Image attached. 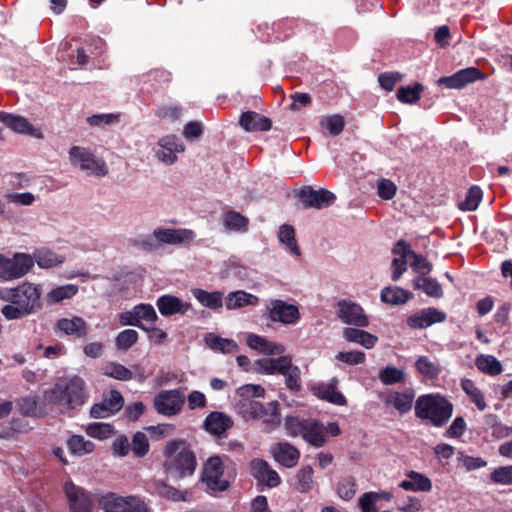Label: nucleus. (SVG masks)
Masks as SVG:
<instances>
[{
  "instance_id": "nucleus-19",
  "label": "nucleus",
  "mask_w": 512,
  "mask_h": 512,
  "mask_svg": "<svg viewBox=\"0 0 512 512\" xmlns=\"http://www.w3.org/2000/svg\"><path fill=\"white\" fill-rule=\"evenodd\" d=\"M234 425L233 419L226 413L220 411L210 412L203 423V428L216 437H225L226 432Z\"/></svg>"
},
{
  "instance_id": "nucleus-21",
  "label": "nucleus",
  "mask_w": 512,
  "mask_h": 512,
  "mask_svg": "<svg viewBox=\"0 0 512 512\" xmlns=\"http://www.w3.org/2000/svg\"><path fill=\"white\" fill-rule=\"evenodd\" d=\"M239 125L247 132L269 131L272 121L255 111H246L240 115Z\"/></svg>"
},
{
  "instance_id": "nucleus-11",
  "label": "nucleus",
  "mask_w": 512,
  "mask_h": 512,
  "mask_svg": "<svg viewBox=\"0 0 512 512\" xmlns=\"http://www.w3.org/2000/svg\"><path fill=\"white\" fill-rule=\"evenodd\" d=\"M485 79V74L476 67H467L461 69L451 76L438 79V85L445 86L448 89H462L470 83Z\"/></svg>"
},
{
  "instance_id": "nucleus-52",
  "label": "nucleus",
  "mask_w": 512,
  "mask_h": 512,
  "mask_svg": "<svg viewBox=\"0 0 512 512\" xmlns=\"http://www.w3.org/2000/svg\"><path fill=\"white\" fill-rule=\"evenodd\" d=\"M356 479L353 476L343 477L337 484V494L344 500H351L356 494Z\"/></svg>"
},
{
  "instance_id": "nucleus-47",
  "label": "nucleus",
  "mask_w": 512,
  "mask_h": 512,
  "mask_svg": "<svg viewBox=\"0 0 512 512\" xmlns=\"http://www.w3.org/2000/svg\"><path fill=\"white\" fill-rule=\"evenodd\" d=\"M103 374L119 381H129L134 377L130 369L116 362L107 363L103 369Z\"/></svg>"
},
{
  "instance_id": "nucleus-35",
  "label": "nucleus",
  "mask_w": 512,
  "mask_h": 512,
  "mask_svg": "<svg viewBox=\"0 0 512 512\" xmlns=\"http://www.w3.org/2000/svg\"><path fill=\"white\" fill-rule=\"evenodd\" d=\"M412 286L415 290H422L429 297L439 299L444 294L441 284L435 278L418 276L413 279Z\"/></svg>"
},
{
  "instance_id": "nucleus-25",
  "label": "nucleus",
  "mask_w": 512,
  "mask_h": 512,
  "mask_svg": "<svg viewBox=\"0 0 512 512\" xmlns=\"http://www.w3.org/2000/svg\"><path fill=\"white\" fill-rule=\"evenodd\" d=\"M0 122L14 132L36 136V129L23 116L0 111Z\"/></svg>"
},
{
  "instance_id": "nucleus-27",
  "label": "nucleus",
  "mask_w": 512,
  "mask_h": 512,
  "mask_svg": "<svg viewBox=\"0 0 512 512\" xmlns=\"http://www.w3.org/2000/svg\"><path fill=\"white\" fill-rule=\"evenodd\" d=\"M414 397L413 389L408 388L402 392H390L384 402L386 405H392L400 414H405L411 410Z\"/></svg>"
},
{
  "instance_id": "nucleus-48",
  "label": "nucleus",
  "mask_w": 512,
  "mask_h": 512,
  "mask_svg": "<svg viewBox=\"0 0 512 512\" xmlns=\"http://www.w3.org/2000/svg\"><path fill=\"white\" fill-rule=\"evenodd\" d=\"M483 192L477 185L471 186L465 196V200L459 203V209L462 211H475L482 200Z\"/></svg>"
},
{
  "instance_id": "nucleus-18",
  "label": "nucleus",
  "mask_w": 512,
  "mask_h": 512,
  "mask_svg": "<svg viewBox=\"0 0 512 512\" xmlns=\"http://www.w3.org/2000/svg\"><path fill=\"white\" fill-rule=\"evenodd\" d=\"M250 469L252 476L269 488H275L281 483L279 474L270 467L266 460L253 459L250 462Z\"/></svg>"
},
{
  "instance_id": "nucleus-16",
  "label": "nucleus",
  "mask_w": 512,
  "mask_h": 512,
  "mask_svg": "<svg viewBox=\"0 0 512 512\" xmlns=\"http://www.w3.org/2000/svg\"><path fill=\"white\" fill-rule=\"evenodd\" d=\"M159 149L155 151L157 159L166 165L177 161V153L184 151V146L176 135H167L159 139Z\"/></svg>"
},
{
  "instance_id": "nucleus-46",
  "label": "nucleus",
  "mask_w": 512,
  "mask_h": 512,
  "mask_svg": "<svg viewBox=\"0 0 512 512\" xmlns=\"http://www.w3.org/2000/svg\"><path fill=\"white\" fill-rule=\"evenodd\" d=\"M461 387L464 392L468 395L471 402H473L478 410L483 411L486 409L487 405L484 400V395L482 391L476 387L475 383L470 379H463L461 381Z\"/></svg>"
},
{
  "instance_id": "nucleus-36",
  "label": "nucleus",
  "mask_w": 512,
  "mask_h": 512,
  "mask_svg": "<svg viewBox=\"0 0 512 512\" xmlns=\"http://www.w3.org/2000/svg\"><path fill=\"white\" fill-rule=\"evenodd\" d=\"M259 299L256 295L243 290L230 292L226 298V308L228 310L239 309L245 306H255Z\"/></svg>"
},
{
  "instance_id": "nucleus-31",
  "label": "nucleus",
  "mask_w": 512,
  "mask_h": 512,
  "mask_svg": "<svg viewBox=\"0 0 512 512\" xmlns=\"http://www.w3.org/2000/svg\"><path fill=\"white\" fill-rule=\"evenodd\" d=\"M414 297L413 293L399 286H387L381 290V301L393 306L403 305Z\"/></svg>"
},
{
  "instance_id": "nucleus-30",
  "label": "nucleus",
  "mask_w": 512,
  "mask_h": 512,
  "mask_svg": "<svg viewBox=\"0 0 512 512\" xmlns=\"http://www.w3.org/2000/svg\"><path fill=\"white\" fill-rule=\"evenodd\" d=\"M31 256L34 258V264L37 263L43 269L60 266L66 260L64 255L57 254L48 248L36 249Z\"/></svg>"
},
{
  "instance_id": "nucleus-2",
  "label": "nucleus",
  "mask_w": 512,
  "mask_h": 512,
  "mask_svg": "<svg viewBox=\"0 0 512 512\" xmlns=\"http://www.w3.org/2000/svg\"><path fill=\"white\" fill-rule=\"evenodd\" d=\"M163 455L164 471L173 480H181L195 473L197 458L184 439L169 441L164 447Z\"/></svg>"
},
{
  "instance_id": "nucleus-12",
  "label": "nucleus",
  "mask_w": 512,
  "mask_h": 512,
  "mask_svg": "<svg viewBox=\"0 0 512 512\" xmlns=\"http://www.w3.org/2000/svg\"><path fill=\"white\" fill-rule=\"evenodd\" d=\"M446 318L445 312L435 307H428L408 316L406 323L411 329H426L433 324L444 322Z\"/></svg>"
},
{
  "instance_id": "nucleus-37",
  "label": "nucleus",
  "mask_w": 512,
  "mask_h": 512,
  "mask_svg": "<svg viewBox=\"0 0 512 512\" xmlns=\"http://www.w3.org/2000/svg\"><path fill=\"white\" fill-rule=\"evenodd\" d=\"M16 407L20 414L25 417H43L45 413L38 407L36 396H24L16 400Z\"/></svg>"
},
{
  "instance_id": "nucleus-10",
  "label": "nucleus",
  "mask_w": 512,
  "mask_h": 512,
  "mask_svg": "<svg viewBox=\"0 0 512 512\" xmlns=\"http://www.w3.org/2000/svg\"><path fill=\"white\" fill-rule=\"evenodd\" d=\"M298 197L303 204V208L323 209L334 204L336 196L327 189L315 190L311 186H304L298 192Z\"/></svg>"
},
{
  "instance_id": "nucleus-44",
  "label": "nucleus",
  "mask_w": 512,
  "mask_h": 512,
  "mask_svg": "<svg viewBox=\"0 0 512 512\" xmlns=\"http://www.w3.org/2000/svg\"><path fill=\"white\" fill-rule=\"evenodd\" d=\"M423 90L424 86L421 83L416 82L413 85L399 87L396 97L402 103L413 104L420 99V95Z\"/></svg>"
},
{
  "instance_id": "nucleus-49",
  "label": "nucleus",
  "mask_w": 512,
  "mask_h": 512,
  "mask_svg": "<svg viewBox=\"0 0 512 512\" xmlns=\"http://www.w3.org/2000/svg\"><path fill=\"white\" fill-rule=\"evenodd\" d=\"M415 367L420 374L431 380L436 379L440 374L438 365L427 356H420L415 362Z\"/></svg>"
},
{
  "instance_id": "nucleus-55",
  "label": "nucleus",
  "mask_w": 512,
  "mask_h": 512,
  "mask_svg": "<svg viewBox=\"0 0 512 512\" xmlns=\"http://www.w3.org/2000/svg\"><path fill=\"white\" fill-rule=\"evenodd\" d=\"M131 450L133 454L138 457L142 458L146 456L149 452L150 445L147 439V436L143 432H136L132 437L131 442Z\"/></svg>"
},
{
  "instance_id": "nucleus-54",
  "label": "nucleus",
  "mask_w": 512,
  "mask_h": 512,
  "mask_svg": "<svg viewBox=\"0 0 512 512\" xmlns=\"http://www.w3.org/2000/svg\"><path fill=\"white\" fill-rule=\"evenodd\" d=\"M139 334L134 329H125L118 333L115 338V345L117 349L126 351L137 343Z\"/></svg>"
},
{
  "instance_id": "nucleus-60",
  "label": "nucleus",
  "mask_w": 512,
  "mask_h": 512,
  "mask_svg": "<svg viewBox=\"0 0 512 512\" xmlns=\"http://www.w3.org/2000/svg\"><path fill=\"white\" fill-rule=\"evenodd\" d=\"M457 461L466 469V471L477 470L487 465V461L482 457H473L465 455L461 451L458 452Z\"/></svg>"
},
{
  "instance_id": "nucleus-29",
  "label": "nucleus",
  "mask_w": 512,
  "mask_h": 512,
  "mask_svg": "<svg viewBox=\"0 0 512 512\" xmlns=\"http://www.w3.org/2000/svg\"><path fill=\"white\" fill-rule=\"evenodd\" d=\"M343 338L351 343L362 345L366 349H371L378 341L377 336L358 328L346 327L342 331Z\"/></svg>"
},
{
  "instance_id": "nucleus-5",
  "label": "nucleus",
  "mask_w": 512,
  "mask_h": 512,
  "mask_svg": "<svg viewBox=\"0 0 512 512\" xmlns=\"http://www.w3.org/2000/svg\"><path fill=\"white\" fill-rule=\"evenodd\" d=\"M224 460H229V457L226 455H214L209 457L203 464L200 482L206 485L207 492L210 495L224 492L230 487V482L222 479L224 475Z\"/></svg>"
},
{
  "instance_id": "nucleus-7",
  "label": "nucleus",
  "mask_w": 512,
  "mask_h": 512,
  "mask_svg": "<svg viewBox=\"0 0 512 512\" xmlns=\"http://www.w3.org/2000/svg\"><path fill=\"white\" fill-rule=\"evenodd\" d=\"M185 403V396L179 389L162 390L154 398L155 410L164 416L177 415Z\"/></svg>"
},
{
  "instance_id": "nucleus-33",
  "label": "nucleus",
  "mask_w": 512,
  "mask_h": 512,
  "mask_svg": "<svg viewBox=\"0 0 512 512\" xmlns=\"http://www.w3.org/2000/svg\"><path fill=\"white\" fill-rule=\"evenodd\" d=\"M206 345L213 351L231 354L238 351L239 346L233 339L222 338L214 333H207L204 337Z\"/></svg>"
},
{
  "instance_id": "nucleus-17",
  "label": "nucleus",
  "mask_w": 512,
  "mask_h": 512,
  "mask_svg": "<svg viewBox=\"0 0 512 512\" xmlns=\"http://www.w3.org/2000/svg\"><path fill=\"white\" fill-rule=\"evenodd\" d=\"M69 155L73 162L79 163L82 170L92 171L98 176H105L108 173L105 163L97 161L94 156L84 148L73 146L69 151Z\"/></svg>"
},
{
  "instance_id": "nucleus-56",
  "label": "nucleus",
  "mask_w": 512,
  "mask_h": 512,
  "mask_svg": "<svg viewBox=\"0 0 512 512\" xmlns=\"http://www.w3.org/2000/svg\"><path fill=\"white\" fill-rule=\"evenodd\" d=\"M86 433L92 438L104 440L113 433V426L109 423L94 422L86 427Z\"/></svg>"
},
{
  "instance_id": "nucleus-41",
  "label": "nucleus",
  "mask_w": 512,
  "mask_h": 512,
  "mask_svg": "<svg viewBox=\"0 0 512 512\" xmlns=\"http://www.w3.org/2000/svg\"><path fill=\"white\" fill-rule=\"evenodd\" d=\"M279 241L287 246L290 253L296 257L301 255L300 248L295 239V230L289 224H283L279 228L278 233Z\"/></svg>"
},
{
  "instance_id": "nucleus-43",
  "label": "nucleus",
  "mask_w": 512,
  "mask_h": 512,
  "mask_svg": "<svg viewBox=\"0 0 512 512\" xmlns=\"http://www.w3.org/2000/svg\"><path fill=\"white\" fill-rule=\"evenodd\" d=\"M313 468L310 465H306L301 468L295 476V489L300 493H308L313 489Z\"/></svg>"
},
{
  "instance_id": "nucleus-6",
  "label": "nucleus",
  "mask_w": 512,
  "mask_h": 512,
  "mask_svg": "<svg viewBox=\"0 0 512 512\" xmlns=\"http://www.w3.org/2000/svg\"><path fill=\"white\" fill-rule=\"evenodd\" d=\"M34 266V258L27 253L17 252L12 257L0 253V280L13 281L25 276Z\"/></svg>"
},
{
  "instance_id": "nucleus-53",
  "label": "nucleus",
  "mask_w": 512,
  "mask_h": 512,
  "mask_svg": "<svg viewBox=\"0 0 512 512\" xmlns=\"http://www.w3.org/2000/svg\"><path fill=\"white\" fill-rule=\"evenodd\" d=\"M379 379L384 385H393L403 382L405 374L395 366H386L379 372Z\"/></svg>"
},
{
  "instance_id": "nucleus-3",
  "label": "nucleus",
  "mask_w": 512,
  "mask_h": 512,
  "mask_svg": "<svg viewBox=\"0 0 512 512\" xmlns=\"http://www.w3.org/2000/svg\"><path fill=\"white\" fill-rule=\"evenodd\" d=\"M44 400L48 404L58 405L62 412L82 407L86 401L85 382L79 376L56 383L44 392Z\"/></svg>"
},
{
  "instance_id": "nucleus-34",
  "label": "nucleus",
  "mask_w": 512,
  "mask_h": 512,
  "mask_svg": "<svg viewBox=\"0 0 512 512\" xmlns=\"http://www.w3.org/2000/svg\"><path fill=\"white\" fill-rule=\"evenodd\" d=\"M191 293L203 307L217 310L223 306L224 294L221 291L209 292L201 288H194Z\"/></svg>"
},
{
  "instance_id": "nucleus-59",
  "label": "nucleus",
  "mask_w": 512,
  "mask_h": 512,
  "mask_svg": "<svg viewBox=\"0 0 512 512\" xmlns=\"http://www.w3.org/2000/svg\"><path fill=\"white\" fill-rule=\"evenodd\" d=\"M411 258L410 266L419 276H426L431 273L433 265L422 254L414 252Z\"/></svg>"
},
{
  "instance_id": "nucleus-26",
  "label": "nucleus",
  "mask_w": 512,
  "mask_h": 512,
  "mask_svg": "<svg viewBox=\"0 0 512 512\" xmlns=\"http://www.w3.org/2000/svg\"><path fill=\"white\" fill-rule=\"evenodd\" d=\"M409 479L402 480L399 487L412 492H429L432 489V481L423 473L410 470L406 473Z\"/></svg>"
},
{
  "instance_id": "nucleus-4",
  "label": "nucleus",
  "mask_w": 512,
  "mask_h": 512,
  "mask_svg": "<svg viewBox=\"0 0 512 512\" xmlns=\"http://www.w3.org/2000/svg\"><path fill=\"white\" fill-rule=\"evenodd\" d=\"M414 412L416 418L440 428L452 417L453 404L441 394H425L416 399Z\"/></svg>"
},
{
  "instance_id": "nucleus-42",
  "label": "nucleus",
  "mask_w": 512,
  "mask_h": 512,
  "mask_svg": "<svg viewBox=\"0 0 512 512\" xmlns=\"http://www.w3.org/2000/svg\"><path fill=\"white\" fill-rule=\"evenodd\" d=\"M99 504L105 512H126V497L119 496L113 492L103 495L99 500Z\"/></svg>"
},
{
  "instance_id": "nucleus-23",
  "label": "nucleus",
  "mask_w": 512,
  "mask_h": 512,
  "mask_svg": "<svg viewBox=\"0 0 512 512\" xmlns=\"http://www.w3.org/2000/svg\"><path fill=\"white\" fill-rule=\"evenodd\" d=\"M275 461L286 468L297 465L300 458V451L288 442H279L273 449Z\"/></svg>"
},
{
  "instance_id": "nucleus-40",
  "label": "nucleus",
  "mask_w": 512,
  "mask_h": 512,
  "mask_svg": "<svg viewBox=\"0 0 512 512\" xmlns=\"http://www.w3.org/2000/svg\"><path fill=\"white\" fill-rule=\"evenodd\" d=\"M475 364L481 372L490 376H496L502 372L500 361L492 355L480 354L477 356Z\"/></svg>"
},
{
  "instance_id": "nucleus-8",
  "label": "nucleus",
  "mask_w": 512,
  "mask_h": 512,
  "mask_svg": "<svg viewBox=\"0 0 512 512\" xmlns=\"http://www.w3.org/2000/svg\"><path fill=\"white\" fill-rule=\"evenodd\" d=\"M336 307L337 317L342 323L355 327H367L369 325L368 317L358 303L341 299L337 302Z\"/></svg>"
},
{
  "instance_id": "nucleus-63",
  "label": "nucleus",
  "mask_w": 512,
  "mask_h": 512,
  "mask_svg": "<svg viewBox=\"0 0 512 512\" xmlns=\"http://www.w3.org/2000/svg\"><path fill=\"white\" fill-rule=\"evenodd\" d=\"M335 358L348 365H359L365 362V353L362 351L339 352Z\"/></svg>"
},
{
  "instance_id": "nucleus-32",
  "label": "nucleus",
  "mask_w": 512,
  "mask_h": 512,
  "mask_svg": "<svg viewBox=\"0 0 512 512\" xmlns=\"http://www.w3.org/2000/svg\"><path fill=\"white\" fill-rule=\"evenodd\" d=\"M302 438L310 445L320 448L326 443L324 425L316 419H310L304 430Z\"/></svg>"
},
{
  "instance_id": "nucleus-57",
  "label": "nucleus",
  "mask_w": 512,
  "mask_h": 512,
  "mask_svg": "<svg viewBox=\"0 0 512 512\" xmlns=\"http://www.w3.org/2000/svg\"><path fill=\"white\" fill-rule=\"evenodd\" d=\"M320 123L321 126L325 127L332 136L341 134L345 127L344 118L339 114L327 116Z\"/></svg>"
},
{
  "instance_id": "nucleus-28",
  "label": "nucleus",
  "mask_w": 512,
  "mask_h": 512,
  "mask_svg": "<svg viewBox=\"0 0 512 512\" xmlns=\"http://www.w3.org/2000/svg\"><path fill=\"white\" fill-rule=\"evenodd\" d=\"M56 329L65 335L76 338L85 337L87 334V323L81 317L61 318L56 323Z\"/></svg>"
},
{
  "instance_id": "nucleus-61",
  "label": "nucleus",
  "mask_w": 512,
  "mask_h": 512,
  "mask_svg": "<svg viewBox=\"0 0 512 512\" xmlns=\"http://www.w3.org/2000/svg\"><path fill=\"white\" fill-rule=\"evenodd\" d=\"M285 372L283 376L285 377L286 387L293 392H298L301 389V371L300 368L296 365H293Z\"/></svg>"
},
{
  "instance_id": "nucleus-51",
  "label": "nucleus",
  "mask_w": 512,
  "mask_h": 512,
  "mask_svg": "<svg viewBox=\"0 0 512 512\" xmlns=\"http://www.w3.org/2000/svg\"><path fill=\"white\" fill-rule=\"evenodd\" d=\"M241 413L244 417L260 419L268 415V409L261 402L249 399L241 405Z\"/></svg>"
},
{
  "instance_id": "nucleus-9",
  "label": "nucleus",
  "mask_w": 512,
  "mask_h": 512,
  "mask_svg": "<svg viewBox=\"0 0 512 512\" xmlns=\"http://www.w3.org/2000/svg\"><path fill=\"white\" fill-rule=\"evenodd\" d=\"M64 492L71 512H92L94 503L89 491L69 480L64 484Z\"/></svg>"
},
{
  "instance_id": "nucleus-24",
  "label": "nucleus",
  "mask_w": 512,
  "mask_h": 512,
  "mask_svg": "<svg viewBox=\"0 0 512 512\" xmlns=\"http://www.w3.org/2000/svg\"><path fill=\"white\" fill-rule=\"evenodd\" d=\"M156 305L161 315L165 317L174 314H185L190 308L189 303H183L180 298L169 294L160 296Z\"/></svg>"
},
{
  "instance_id": "nucleus-14",
  "label": "nucleus",
  "mask_w": 512,
  "mask_h": 512,
  "mask_svg": "<svg viewBox=\"0 0 512 512\" xmlns=\"http://www.w3.org/2000/svg\"><path fill=\"white\" fill-rule=\"evenodd\" d=\"M124 405V398L118 390H111L109 397L95 403L90 409V417L95 419L107 418L119 412Z\"/></svg>"
},
{
  "instance_id": "nucleus-1",
  "label": "nucleus",
  "mask_w": 512,
  "mask_h": 512,
  "mask_svg": "<svg viewBox=\"0 0 512 512\" xmlns=\"http://www.w3.org/2000/svg\"><path fill=\"white\" fill-rule=\"evenodd\" d=\"M42 289L40 285L30 282L9 288H0V299L9 304L1 308V313L7 320H19L42 309Z\"/></svg>"
},
{
  "instance_id": "nucleus-38",
  "label": "nucleus",
  "mask_w": 512,
  "mask_h": 512,
  "mask_svg": "<svg viewBox=\"0 0 512 512\" xmlns=\"http://www.w3.org/2000/svg\"><path fill=\"white\" fill-rule=\"evenodd\" d=\"M78 286L75 284H66L58 286L49 291L46 295V302L49 305H54L66 299H71L78 293Z\"/></svg>"
},
{
  "instance_id": "nucleus-22",
  "label": "nucleus",
  "mask_w": 512,
  "mask_h": 512,
  "mask_svg": "<svg viewBox=\"0 0 512 512\" xmlns=\"http://www.w3.org/2000/svg\"><path fill=\"white\" fill-rule=\"evenodd\" d=\"M246 344L251 349L268 356L281 355L285 352L283 344L269 341L268 339L253 333L247 336Z\"/></svg>"
},
{
  "instance_id": "nucleus-58",
  "label": "nucleus",
  "mask_w": 512,
  "mask_h": 512,
  "mask_svg": "<svg viewBox=\"0 0 512 512\" xmlns=\"http://www.w3.org/2000/svg\"><path fill=\"white\" fill-rule=\"evenodd\" d=\"M490 480L499 485H512V465L495 468L490 473Z\"/></svg>"
},
{
  "instance_id": "nucleus-64",
  "label": "nucleus",
  "mask_w": 512,
  "mask_h": 512,
  "mask_svg": "<svg viewBox=\"0 0 512 512\" xmlns=\"http://www.w3.org/2000/svg\"><path fill=\"white\" fill-rule=\"evenodd\" d=\"M466 422L463 417H456L452 424L446 429L444 432V437L446 438H460L464 435L466 431Z\"/></svg>"
},
{
  "instance_id": "nucleus-20",
  "label": "nucleus",
  "mask_w": 512,
  "mask_h": 512,
  "mask_svg": "<svg viewBox=\"0 0 512 512\" xmlns=\"http://www.w3.org/2000/svg\"><path fill=\"white\" fill-rule=\"evenodd\" d=\"M338 380L332 378L329 383H320L311 388L314 396L328 403L344 406L347 404L346 397L337 389Z\"/></svg>"
},
{
  "instance_id": "nucleus-13",
  "label": "nucleus",
  "mask_w": 512,
  "mask_h": 512,
  "mask_svg": "<svg viewBox=\"0 0 512 512\" xmlns=\"http://www.w3.org/2000/svg\"><path fill=\"white\" fill-rule=\"evenodd\" d=\"M160 246L167 245H189L196 238V233L186 228H157L155 229Z\"/></svg>"
},
{
  "instance_id": "nucleus-15",
  "label": "nucleus",
  "mask_w": 512,
  "mask_h": 512,
  "mask_svg": "<svg viewBox=\"0 0 512 512\" xmlns=\"http://www.w3.org/2000/svg\"><path fill=\"white\" fill-rule=\"evenodd\" d=\"M268 317L273 322L295 324L300 318V313L297 306L276 299L271 301V306L268 309Z\"/></svg>"
},
{
  "instance_id": "nucleus-62",
  "label": "nucleus",
  "mask_w": 512,
  "mask_h": 512,
  "mask_svg": "<svg viewBox=\"0 0 512 512\" xmlns=\"http://www.w3.org/2000/svg\"><path fill=\"white\" fill-rule=\"evenodd\" d=\"M402 80V74L394 72H383L378 75V82L381 88L386 91H393L396 83Z\"/></svg>"
},
{
  "instance_id": "nucleus-50",
  "label": "nucleus",
  "mask_w": 512,
  "mask_h": 512,
  "mask_svg": "<svg viewBox=\"0 0 512 512\" xmlns=\"http://www.w3.org/2000/svg\"><path fill=\"white\" fill-rule=\"evenodd\" d=\"M311 418L300 419L297 416L289 415L285 418L284 427L287 435L291 437L301 436Z\"/></svg>"
},
{
  "instance_id": "nucleus-45",
  "label": "nucleus",
  "mask_w": 512,
  "mask_h": 512,
  "mask_svg": "<svg viewBox=\"0 0 512 512\" xmlns=\"http://www.w3.org/2000/svg\"><path fill=\"white\" fill-rule=\"evenodd\" d=\"M67 446L74 455L83 456L93 452L95 445L89 440H85L82 435H72L67 440Z\"/></svg>"
},
{
  "instance_id": "nucleus-39",
  "label": "nucleus",
  "mask_w": 512,
  "mask_h": 512,
  "mask_svg": "<svg viewBox=\"0 0 512 512\" xmlns=\"http://www.w3.org/2000/svg\"><path fill=\"white\" fill-rule=\"evenodd\" d=\"M223 222L224 226L231 231L246 232L248 230V218L235 210L227 211L224 214Z\"/></svg>"
}]
</instances>
